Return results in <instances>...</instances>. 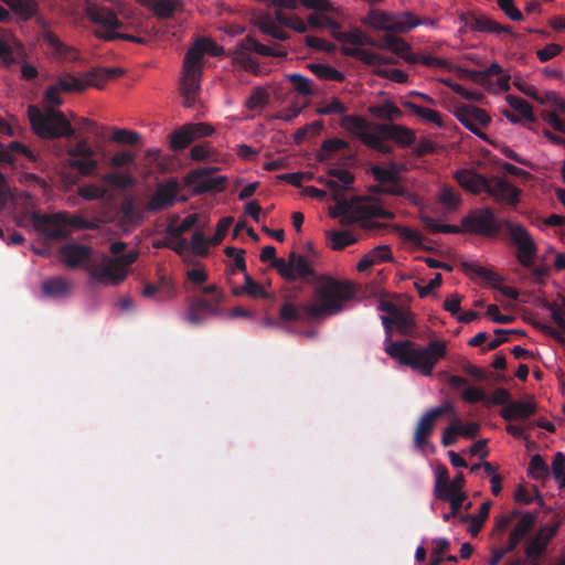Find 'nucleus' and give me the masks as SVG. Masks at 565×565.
Returning <instances> with one entry per match:
<instances>
[{"label": "nucleus", "instance_id": "1", "mask_svg": "<svg viewBox=\"0 0 565 565\" xmlns=\"http://www.w3.org/2000/svg\"><path fill=\"white\" fill-rule=\"evenodd\" d=\"M385 330V352L402 365L419 371L424 376H430L436 364L446 356L447 343L443 340H431L426 347H420L411 340L392 341V326L402 335H413L415 321L412 313L399 309L394 318L381 317Z\"/></svg>", "mask_w": 565, "mask_h": 565}, {"label": "nucleus", "instance_id": "2", "mask_svg": "<svg viewBox=\"0 0 565 565\" xmlns=\"http://www.w3.org/2000/svg\"><path fill=\"white\" fill-rule=\"evenodd\" d=\"M355 290L350 282L329 278L320 284L313 294V302L296 307L285 302L279 309V319L284 322L313 321L341 312L345 302L354 297Z\"/></svg>", "mask_w": 565, "mask_h": 565}, {"label": "nucleus", "instance_id": "3", "mask_svg": "<svg viewBox=\"0 0 565 565\" xmlns=\"http://www.w3.org/2000/svg\"><path fill=\"white\" fill-rule=\"evenodd\" d=\"M335 216H340L342 225L358 224L365 232L377 233L386 230L388 225L377 222L376 218L393 220L395 214L383 209L371 196H355L338 203Z\"/></svg>", "mask_w": 565, "mask_h": 565}, {"label": "nucleus", "instance_id": "4", "mask_svg": "<svg viewBox=\"0 0 565 565\" xmlns=\"http://www.w3.org/2000/svg\"><path fill=\"white\" fill-rule=\"evenodd\" d=\"M127 244L124 242H114L109 246L113 257L104 256L100 264H90L86 268L92 280L98 284L118 286L121 284L129 271V267L137 260L139 253L131 249L125 254Z\"/></svg>", "mask_w": 565, "mask_h": 565}, {"label": "nucleus", "instance_id": "5", "mask_svg": "<svg viewBox=\"0 0 565 565\" xmlns=\"http://www.w3.org/2000/svg\"><path fill=\"white\" fill-rule=\"evenodd\" d=\"M28 116L33 132L42 139L70 138L75 130L66 116L53 107L40 109L35 105L28 107Z\"/></svg>", "mask_w": 565, "mask_h": 565}, {"label": "nucleus", "instance_id": "6", "mask_svg": "<svg viewBox=\"0 0 565 565\" xmlns=\"http://www.w3.org/2000/svg\"><path fill=\"white\" fill-rule=\"evenodd\" d=\"M341 127L355 136L367 148L379 151L383 154L393 153V146L384 140L375 129V125L371 127L370 122L359 115H343L340 122Z\"/></svg>", "mask_w": 565, "mask_h": 565}, {"label": "nucleus", "instance_id": "7", "mask_svg": "<svg viewBox=\"0 0 565 565\" xmlns=\"http://www.w3.org/2000/svg\"><path fill=\"white\" fill-rule=\"evenodd\" d=\"M465 232L481 236H497L504 227L490 207L476 209L461 220Z\"/></svg>", "mask_w": 565, "mask_h": 565}, {"label": "nucleus", "instance_id": "8", "mask_svg": "<svg viewBox=\"0 0 565 565\" xmlns=\"http://www.w3.org/2000/svg\"><path fill=\"white\" fill-rule=\"evenodd\" d=\"M364 23L379 30L405 33L420 25L422 21L409 11L403 12L398 18H392L385 12L373 10L367 14Z\"/></svg>", "mask_w": 565, "mask_h": 565}, {"label": "nucleus", "instance_id": "9", "mask_svg": "<svg viewBox=\"0 0 565 565\" xmlns=\"http://www.w3.org/2000/svg\"><path fill=\"white\" fill-rule=\"evenodd\" d=\"M503 225L518 248V260L524 267H531L537 253V247L531 234L523 225L514 224L509 220H503Z\"/></svg>", "mask_w": 565, "mask_h": 565}, {"label": "nucleus", "instance_id": "10", "mask_svg": "<svg viewBox=\"0 0 565 565\" xmlns=\"http://www.w3.org/2000/svg\"><path fill=\"white\" fill-rule=\"evenodd\" d=\"M65 216L66 212L49 215L34 211L28 214L34 230L52 241H62L68 237L70 231L64 224Z\"/></svg>", "mask_w": 565, "mask_h": 565}, {"label": "nucleus", "instance_id": "11", "mask_svg": "<svg viewBox=\"0 0 565 565\" xmlns=\"http://www.w3.org/2000/svg\"><path fill=\"white\" fill-rule=\"evenodd\" d=\"M217 168H199L190 171L185 178V185L190 186L195 195L209 192H220L225 188V177H212Z\"/></svg>", "mask_w": 565, "mask_h": 565}, {"label": "nucleus", "instance_id": "12", "mask_svg": "<svg viewBox=\"0 0 565 565\" xmlns=\"http://www.w3.org/2000/svg\"><path fill=\"white\" fill-rule=\"evenodd\" d=\"M66 153L70 156V167L76 169L82 175H92L98 168V161L94 158L95 150L85 138L68 148Z\"/></svg>", "mask_w": 565, "mask_h": 565}, {"label": "nucleus", "instance_id": "13", "mask_svg": "<svg viewBox=\"0 0 565 565\" xmlns=\"http://www.w3.org/2000/svg\"><path fill=\"white\" fill-rule=\"evenodd\" d=\"M224 52L223 46L216 44L210 39H200L188 50L183 60V68L194 71L196 75L202 76L203 56L205 53L212 56H221Z\"/></svg>", "mask_w": 565, "mask_h": 565}, {"label": "nucleus", "instance_id": "14", "mask_svg": "<svg viewBox=\"0 0 565 565\" xmlns=\"http://www.w3.org/2000/svg\"><path fill=\"white\" fill-rule=\"evenodd\" d=\"M277 266H279V275L287 281L306 279L316 275L307 257L296 252L289 253L288 259L277 260Z\"/></svg>", "mask_w": 565, "mask_h": 565}, {"label": "nucleus", "instance_id": "15", "mask_svg": "<svg viewBox=\"0 0 565 565\" xmlns=\"http://www.w3.org/2000/svg\"><path fill=\"white\" fill-rule=\"evenodd\" d=\"M454 115L468 130L486 139V135L480 130L479 126H488L491 117L484 109L473 105H460L456 107Z\"/></svg>", "mask_w": 565, "mask_h": 565}, {"label": "nucleus", "instance_id": "16", "mask_svg": "<svg viewBox=\"0 0 565 565\" xmlns=\"http://www.w3.org/2000/svg\"><path fill=\"white\" fill-rule=\"evenodd\" d=\"M486 192L497 202L515 206L520 201L521 190L505 179L493 178L489 180Z\"/></svg>", "mask_w": 565, "mask_h": 565}, {"label": "nucleus", "instance_id": "17", "mask_svg": "<svg viewBox=\"0 0 565 565\" xmlns=\"http://www.w3.org/2000/svg\"><path fill=\"white\" fill-rule=\"evenodd\" d=\"M460 21L468 28L477 32L483 33H508L511 34V28L508 25H501L493 21L487 15H478L472 11L461 13L459 15Z\"/></svg>", "mask_w": 565, "mask_h": 565}, {"label": "nucleus", "instance_id": "18", "mask_svg": "<svg viewBox=\"0 0 565 565\" xmlns=\"http://www.w3.org/2000/svg\"><path fill=\"white\" fill-rule=\"evenodd\" d=\"M218 306V296L215 299L196 298L189 305L184 318L193 326L200 324L207 316L217 315Z\"/></svg>", "mask_w": 565, "mask_h": 565}, {"label": "nucleus", "instance_id": "19", "mask_svg": "<svg viewBox=\"0 0 565 565\" xmlns=\"http://www.w3.org/2000/svg\"><path fill=\"white\" fill-rule=\"evenodd\" d=\"M558 530V523L545 524L540 527L536 534L525 546V555L531 559H536L543 555L548 543L555 536Z\"/></svg>", "mask_w": 565, "mask_h": 565}, {"label": "nucleus", "instance_id": "20", "mask_svg": "<svg viewBox=\"0 0 565 565\" xmlns=\"http://www.w3.org/2000/svg\"><path fill=\"white\" fill-rule=\"evenodd\" d=\"M60 255L68 268L85 266L86 269L92 258V248L87 245L70 243L61 247Z\"/></svg>", "mask_w": 565, "mask_h": 565}, {"label": "nucleus", "instance_id": "21", "mask_svg": "<svg viewBox=\"0 0 565 565\" xmlns=\"http://www.w3.org/2000/svg\"><path fill=\"white\" fill-rule=\"evenodd\" d=\"M150 23H151L150 20H145V21H139L134 26L135 31L139 35H135V34H131L128 32H108V33H102L99 35L102 39H104L106 41L124 40V41H129V42H134L137 44H146L148 41L147 36H152L153 34H156L158 32L156 25H150Z\"/></svg>", "mask_w": 565, "mask_h": 565}, {"label": "nucleus", "instance_id": "22", "mask_svg": "<svg viewBox=\"0 0 565 565\" xmlns=\"http://www.w3.org/2000/svg\"><path fill=\"white\" fill-rule=\"evenodd\" d=\"M375 129L381 136V140H394L401 147H408L415 141L413 130L396 124H375Z\"/></svg>", "mask_w": 565, "mask_h": 565}, {"label": "nucleus", "instance_id": "23", "mask_svg": "<svg viewBox=\"0 0 565 565\" xmlns=\"http://www.w3.org/2000/svg\"><path fill=\"white\" fill-rule=\"evenodd\" d=\"M87 14L94 23L99 24L105 29L103 33L117 32V29H121L124 26L117 15L108 9L96 6L89 7L87 9ZM96 34L100 38L99 34H102V31H97Z\"/></svg>", "mask_w": 565, "mask_h": 565}, {"label": "nucleus", "instance_id": "24", "mask_svg": "<svg viewBox=\"0 0 565 565\" xmlns=\"http://www.w3.org/2000/svg\"><path fill=\"white\" fill-rule=\"evenodd\" d=\"M519 518L520 520L510 532L507 543L509 548L513 550H515L518 545L529 535L537 520L536 514L533 512H525L523 514L520 513Z\"/></svg>", "mask_w": 565, "mask_h": 565}, {"label": "nucleus", "instance_id": "25", "mask_svg": "<svg viewBox=\"0 0 565 565\" xmlns=\"http://www.w3.org/2000/svg\"><path fill=\"white\" fill-rule=\"evenodd\" d=\"M536 413V404L533 398L527 401H512L502 411L501 416L505 420H524Z\"/></svg>", "mask_w": 565, "mask_h": 565}, {"label": "nucleus", "instance_id": "26", "mask_svg": "<svg viewBox=\"0 0 565 565\" xmlns=\"http://www.w3.org/2000/svg\"><path fill=\"white\" fill-rule=\"evenodd\" d=\"M202 76L195 74L194 71H188L182 67V78L180 83V93L183 96V105L191 108L195 103V97L200 90V81Z\"/></svg>", "mask_w": 565, "mask_h": 565}, {"label": "nucleus", "instance_id": "27", "mask_svg": "<svg viewBox=\"0 0 565 565\" xmlns=\"http://www.w3.org/2000/svg\"><path fill=\"white\" fill-rule=\"evenodd\" d=\"M437 418L427 411L418 420L414 431V444L416 448L423 450L428 446V437L435 429Z\"/></svg>", "mask_w": 565, "mask_h": 565}, {"label": "nucleus", "instance_id": "28", "mask_svg": "<svg viewBox=\"0 0 565 565\" xmlns=\"http://www.w3.org/2000/svg\"><path fill=\"white\" fill-rule=\"evenodd\" d=\"M455 179L463 189L475 194L486 192L489 182L484 177L466 169L456 171Z\"/></svg>", "mask_w": 565, "mask_h": 565}, {"label": "nucleus", "instance_id": "29", "mask_svg": "<svg viewBox=\"0 0 565 565\" xmlns=\"http://www.w3.org/2000/svg\"><path fill=\"white\" fill-rule=\"evenodd\" d=\"M56 84L61 92L64 93H81L89 86H94L99 89L102 88V86L97 82L87 76V73L85 74V77H77L74 75L61 77Z\"/></svg>", "mask_w": 565, "mask_h": 565}, {"label": "nucleus", "instance_id": "30", "mask_svg": "<svg viewBox=\"0 0 565 565\" xmlns=\"http://www.w3.org/2000/svg\"><path fill=\"white\" fill-rule=\"evenodd\" d=\"M242 47L246 50H250L252 52H255L262 56H274V57H285L287 56V51L281 45H276L274 47L269 45H265L259 43L257 40H255L252 36H246L242 41Z\"/></svg>", "mask_w": 565, "mask_h": 565}, {"label": "nucleus", "instance_id": "31", "mask_svg": "<svg viewBox=\"0 0 565 565\" xmlns=\"http://www.w3.org/2000/svg\"><path fill=\"white\" fill-rule=\"evenodd\" d=\"M257 28L264 33L276 40L286 41L289 33L282 30L275 21L271 14H263L256 20Z\"/></svg>", "mask_w": 565, "mask_h": 565}, {"label": "nucleus", "instance_id": "32", "mask_svg": "<svg viewBox=\"0 0 565 565\" xmlns=\"http://www.w3.org/2000/svg\"><path fill=\"white\" fill-rule=\"evenodd\" d=\"M491 508V501H486L480 505L479 513L475 514H466L460 516V521L463 523H469V532L472 536L478 535L480 530L482 529L484 522L489 516Z\"/></svg>", "mask_w": 565, "mask_h": 565}, {"label": "nucleus", "instance_id": "33", "mask_svg": "<svg viewBox=\"0 0 565 565\" xmlns=\"http://www.w3.org/2000/svg\"><path fill=\"white\" fill-rule=\"evenodd\" d=\"M72 285L63 277H54L42 282V291L45 296L60 298L70 294Z\"/></svg>", "mask_w": 565, "mask_h": 565}, {"label": "nucleus", "instance_id": "34", "mask_svg": "<svg viewBox=\"0 0 565 565\" xmlns=\"http://www.w3.org/2000/svg\"><path fill=\"white\" fill-rule=\"evenodd\" d=\"M175 192L170 188L161 186L148 202L149 211H160L174 203Z\"/></svg>", "mask_w": 565, "mask_h": 565}, {"label": "nucleus", "instance_id": "35", "mask_svg": "<svg viewBox=\"0 0 565 565\" xmlns=\"http://www.w3.org/2000/svg\"><path fill=\"white\" fill-rule=\"evenodd\" d=\"M0 148H2L1 143ZM12 152L23 154L31 162H38V156L20 141H11L7 149H0V160L8 163L12 162Z\"/></svg>", "mask_w": 565, "mask_h": 565}, {"label": "nucleus", "instance_id": "36", "mask_svg": "<svg viewBox=\"0 0 565 565\" xmlns=\"http://www.w3.org/2000/svg\"><path fill=\"white\" fill-rule=\"evenodd\" d=\"M332 36L342 43H350L352 45H375V41L366 36L362 31L359 29L349 31V32H341V31H333Z\"/></svg>", "mask_w": 565, "mask_h": 565}, {"label": "nucleus", "instance_id": "37", "mask_svg": "<svg viewBox=\"0 0 565 565\" xmlns=\"http://www.w3.org/2000/svg\"><path fill=\"white\" fill-rule=\"evenodd\" d=\"M23 20L31 19L38 10L35 0H1Z\"/></svg>", "mask_w": 565, "mask_h": 565}, {"label": "nucleus", "instance_id": "38", "mask_svg": "<svg viewBox=\"0 0 565 565\" xmlns=\"http://www.w3.org/2000/svg\"><path fill=\"white\" fill-rule=\"evenodd\" d=\"M349 148V142L340 138L327 139L322 142L317 158L320 162H328L331 160L332 154L339 150Z\"/></svg>", "mask_w": 565, "mask_h": 565}, {"label": "nucleus", "instance_id": "39", "mask_svg": "<svg viewBox=\"0 0 565 565\" xmlns=\"http://www.w3.org/2000/svg\"><path fill=\"white\" fill-rule=\"evenodd\" d=\"M370 114L379 119L392 120L402 117V110L391 100H385L381 105L369 107Z\"/></svg>", "mask_w": 565, "mask_h": 565}, {"label": "nucleus", "instance_id": "40", "mask_svg": "<svg viewBox=\"0 0 565 565\" xmlns=\"http://www.w3.org/2000/svg\"><path fill=\"white\" fill-rule=\"evenodd\" d=\"M179 1L178 0H150L147 7L153 12V14L160 19H169L177 11Z\"/></svg>", "mask_w": 565, "mask_h": 565}, {"label": "nucleus", "instance_id": "41", "mask_svg": "<svg viewBox=\"0 0 565 565\" xmlns=\"http://www.w3.org/2000/svg\"><path fill=\"white\" fill-rule=\"evenodd\" d=\"M249 52L252 51L242 47L241 42L231 55L235 64L241 65L246 71H250L257 74L259 70V64L254 57L249 55Z\"/></svg>", "mask_w": 565, "mask_h": 565}, {"label": "nucleus", "instance_id": "42", "mask_svg": "<svg viewBox=\"0 0 565 565\" xmlns=\"http://www.w3.org/2000/svg\"><path fill=\"white\" fill-rule=\"evenodd\" d=\"M233 294L236 296L247 294L253 298H269L264 287L255 281L248 274H245L244 285L239 288H235Z\"/></svg>", "mask_w": 565, "mask_h": 565}, {"label": "nucleus", "instance_id": "43", "mask_svg": "<svg viewBox=\"0 0 565 565\" xmlns=\"http://www.w3.org/2000/svg\"><path fill=\"white\" fill-rule=\"evenodd\" d=\"M103 182L113 189H127L135 182L132 175L128 172H108L102 178Z\"/></svg>", "mask_w": 565, "mask_h": 565}, {"label": "nucleus", "instance_id": "44", "mask_svg": "<svg viewBox=\"0 0 565 565\" xmlns=\"http://www.w3.org/2000/svg\"><path fill=\"white\" fill-rule=\"evenodd\" d=\"M405 108H408L414 115L423 118L426 121L436 124L438 127H443V120L440 114L437 110L419 106L413 102H405Z\"/></svg>", "mask_w": 565, "mask_h": 565}, {"label": "nucleus", "instance_id": "45", "mask_svg": "<svg viewBox=\"0 0 565 565\" xmlns=\"http://www.w3.org/2000/svg\"><path fill=\"white\" fill-rule=\"evenodd\" d=\"M529 476L533 479L544 481L550 477V469L542 456L534 455L529 463Z\"/></svg>", "mask_w": 565, "mask_h": 565}, {"label": "nucleus", "instance_id": "46", "mask_svg": "<svg viewBox=\"0 0 565 565\" xmlns=\"http://www.w3.org/2000/svg\"><path fill=\"white\" fill-rule=\"evenodd\" d=\"M124 74V70L120 67H98L87 72V76L97 82L102 87V83L116 78Z\"/></svg>", "mask_w": 565, "mask_h": 565}, {"label": "nucleus", "instance_id": "47", "mask_svg": "<svg viewBox=\"0 0 565 565\" xmlns=\"http://www.w3.org/2000/svg\"><path fill=\"white\" fill-rule=\"evenodd\" d=\"M329 236L334 250H342L358 242V238L349 231L331 232Z\"/></svg>", "mask_w": 565, "mask_h": 565}, {"label": "nucleus", "instance_id": "48", "mask_svg": "<svg viewBox=\"0 0 565 565\" xmlns=\"http://www.w3.org/2000/svg\"><path fill=\"white\" fill-rule=\"evenodd\" d=\"M193 141L192 132L189 129L188 125L183 126L181 129L175 130L171 135V148L173 150H181L186 148Z\"/></svg>", "mask_w": 565, "mask_h": 565}, {"label": "nucleus", "instance_id": "49", "mask_svg": "<svg viewBox=\"0 0 565 565\" xmlns=\"http://www.w3.org/2000/svg\"><path fill=\"white\" fill-rule=\"evenodd\" d=\"M45 42L55 51V53L63 58H74L76 53L73 49L65 46L60 39L52 32L44 35Z\"/></svg>", "mask_w": 565, "mask_h": 565}, {"label": "nucleus", "instance_id": "50", "mask_svg": "<svg viewBox=\"0 0 565 565\" xmlns=\"http://www.w3.org/2000/svg\"><path fill=\"white\" fill-rule=\"evenodd\" d=\"M379 46L382 49L391 50L396 54H403L405 51L409 50V45L407 42L393 34H385L382 38L381 44Z\"/></svg>", "mask_w": 565, "mask_h": 565}, {"label": "nucleus", "instance_id": "51", "mask_svg": "<svg viewBox=\"0 0 565 565\" xmlns=\"http://www.w3.org/2000/svg\"><path fill=\"white\" fill-rule=\"evenodd\" d=\"M507 102L513 109L520 113L524 118H526L530 121H535V116L533 114L532 106L526 100L519 96L508 95Z\"/></svg>", "mask_w": 565, "mask_h": 565}, {"label": "nucleus", "instance_id": "52", "mask_svg": "<svg viewBox=\"0 0 565 565\" xmlns=\"http://www.w3.org/2000/svg\"><path fill=\"white\" fill-rule=\"evenodd\" d=\"M198 221V214H189L178 225H169L168 232L171 235V237L182 236L185 232L194 227Z\"/></svg>", "mask_w": 565, "mask_h": 565}, {"label": "nucleus", "instance_id": "53", "mask_svg": "<svg viewBox=\"0 0 565 565\" xmlns=\"http://www.w3.org/2000/svg\"><path fill=\"white\" fill-rule=\"evenodd\" d=\"M396 163H392L390 169H385L380 166H374L371 168L373 178L381 184H387L390 182L396 181Z\"/></svg>", "mask_w": 565, "mask_h": 565}, {"label": "nucleus", "instance_id": "54", "mask_svg": "<svg viewBox=\"0 0 565 565\" xmlns=\"http://www.w3.org/2000/svg\"><path fill=\"white\" fill-rule=\"evenodd\" d=\"M449 482L448 469L445 466H439L436 472V481L434 487V495L436 499H447L448 495L445 491Z\"/></svg>", "mask_w": 565, "mask_h": 565}, {"label": "nucleus", "instance_id": "55", "mask_svg": "<svg viewBox=\"0 0 565 565\" xmlns=\"http://www.w3.org/2000/svg\"><path fill=\"white\" fill-rule=\"evenodd\" d=\"M439 201L448 209H457L461 203L459 192L448 185L440 189Z\"/></svg>", "mask_w": 565, "mask_h": 565}, {"label": "nucleus", "instance_id": "56", "mask_svg": "<svg viewBox=\"0 0 565 565\" xmlns=\"http://www.w3.org/2000/svg\"><path fill=\"white\" fill-rule=\"evenodd\" d=\"M287 78L292 84L296 92L302 95H312L313 90L311 87V81L299 73H292L287 75Z\"/></svg>", "mask_w": 565, "mask_h": 565}, {"label": "nucleus", "instance_id": "57", "mask_svg": "<svg viewBox=\"0 0 565 565\" xmlns=\"http://www.w3.org/2000/svg\"><path fill=\"white\" fill-rule=\"evenodd\" d=\"M190 244V249L199 255V256H205L209 250V241L204 236V234L200 231H195L192 235Z\"/></svg>", "mask_w": 565, "mask_h": 565}, {"label": "nucleus", "instance_id": "58", "mask_svg": "<svg viewBox=\"0 0 565 565\" xmlns=\"http://www.w3.org/2000/svg\"><path fill=\"white\" fill-rule=\"evenodd\" d=\"M105 194L106 190L96 184H85L78 188V195L87 201L99 200Z\"/></svg>", "mask_w": 565, "mask_h": 565}, {"label": "nucleus", "instance_id": "59", "mask_svg": "<svg viewBox=\"0 0 565 565\" xmlns=\"http://www.w3.org/2000/svg\"><path fill=\"white\" fill-rule=\"evenodd\" d=\"M111 139L118 143L136 145L138 143L140 136L137 132L127 129H115Z\"/></svg>", "mask_w": 565, "mask_h": 565}, {"label": "nucleus", "instance_id": "60", "mask_svg": "<svg viewBox=\"0 0 565 565\" xmlns=\"http://www.w3.org/2000/svg\"><path fill=\"white\" fill-rule=\"evenodd\" d=\"M465 486V476L461 472H458L452 480H449L447 483L445 491L447 495H462L467 498L466 493L463 492L462 488Z\"/></svg>", "mask_w": 565, "mask_h": 565}, {"label": "nucleus", "instance_id": "61", "mask_svg": "<svg viewBox=\"0 0 565 565\" xmlns=\"http://www.w3.org/2000/svg\"><path fill=\"white\" fill-rule=\"evenodd\" d=\"M499 8L512 21H522V12L514 6V0H497Z\"/></svg>", "mask_w": 565, "mask_h": 565}, {"label": "nucleus", "instance_id": "62", "mask_svg": "<svg viewBox=\"0 0 565 565\" xmlns=\"http://www.w3.org/2000/svg\"><path fill=\"white\" fill-rule=\"evenodd\" d=\"M552 472L555 479L565 484V455L563 452H556L552 462Z\"/></svg>", "mask_w": 565, "mask_h": 565}, {"label": "nucleus", "instance_id": "63", "mask_svg": "<svg viewBox=\"0 0 565 565\" xmlns=\"http://www.w3.org/2000/svg\"><path fill=\"white\" fill-rule=\"evenodd\" d=\"M224 253H225V255L227 257L233 258L234 266H235L236 270L246 271V262H245V258H244V255H245V250L244 249H238V248L233 247V246H227L224 249Z\"/></svg>", "mask_w": 565, "mask_h": 565}, {"label": "nucleus", "instance_id": "64", "mask_svg": "<svg viewBox=\"0 0 565 565\" xmlns=\"http://www.w3.org/2000/svg\"><path fill=\"white\" fill-rule=\"evenodd\" d=\"M135 162V154L130 151H118L109 160V164L114 168H124Z\"/></svg>", "mask_w": 565, "mask_h": 565}]
</instances>
